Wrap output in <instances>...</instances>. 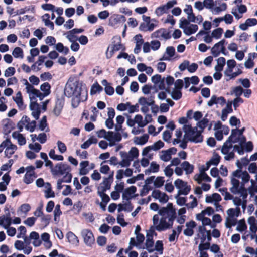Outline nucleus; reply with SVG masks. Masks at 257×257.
I'll list each match as a JSON object with an SVG mask.
<instances>
[{
	"instance_id": "obj_1",
	"label": "nucleus",
	"mask_w": 257,
	"mask_h": 257,
	"mask_svg": "<svg viewBox=\"0 0 257 257\" xmlns=\"http://www.w3.org/2000/svg\"><path fill=\"white\" fill-rule=\"evenodd\" d=\"M64 94L68 97L73 96L71 100L72 106L77 107L81 101L87 99L88 91L86 87L83 86L78 81L67 84L64 90Z\"/></svg>"
},
{
	"instance_id": "obj_2",
	"label": "nucleus",
	"mask_w": 257,
	"mask_h": 257,
	"mask_svg": "<svg viewBox=\"0 0 257 257\" xmlns=\"http://www.w3.org/2000/svg\"><path fill=\"white\" fill-rule=\"evenodd\" d=\"M183 129L185 133L184 137L187 138L191 142L198 143L203 142L202 131H198L197 127H192L191 125L185 124Z\"/></svg>"
},
{
	"instance_id": "obj_3",
	"label": "nucleus",
	"mask_w": 257,
	"mask_h": 257,
	"mask_svg": "<svg viewBox=\"0 0 257 257\" xmlns=\"http://www.w3.org/2000/svg\"><path fill=\"white\" fill-rule=\"evenodd\" d=\"M174 185L179 189L175 198L181 195H187L191 190L190 185H188L187 182H185L180 179H176L174 182Z\"/></svg>"
},
{
	"instance_id": "obj_4",
	"label": "nucleus",
	"mask_w": 257,
	"mask_h": 257,
	"mask_svg": "<svg viewBox=\"0 0 257 257\" xmlns=\"http://www.w3.org/2000/svg\"><path fill=\"white\" fill-rule=\"evenodd\" d=\"M70 165L66 163H58L52 169V174L54 175H63L68 172H71Z\"/></svg>"
},
{
	"instance_id": "obj_5",
	"label": "nucleus",
	"mask_w": 257,
	"mask_h": 257,
	"mask_svg": "<svg viewBox=\"0 0 257 257\" xmlns=\"http://www.w3.org/2000/svg\"><path fill=\"white\" fill-rule=\"evenodd\" d=\"M137 191V188L135 186H131L125 188L122 193V198L123 201H131V200L137 197L138 194H135Z\"/></svg>"
},
{
	"instance_id": "obj_6",
	"label": "nucleus",
	"mask_w": 257,
	"mask_h": 257,
	"mask_svg": "<svg viewBox=\"0 0 257 257\" xmlns=\"http://www.w3.org/2000/svg\"><path fill=\"white\" fill-rule=\"evenodd\" d=\"M85 243L91 246L94 243L95 239L92 232L88 229H84L81 232Z\"/></svg>"
},
{
	"instance_id": "obj_7",
	"label": "nucleus",
	"mask_w": 257,
	"mask_h": 257,
	"mask_svg": "<svg viewBox=\"0 0 257 257\" xmlns=\"http://www.w3.org/2000/svg\"><path fill=\"white\" fill-rule=\"evenodd\" d=\"M111 46V50L110 51L109 53H108V51L109 49L110 46H109L107 48L106 52V57L107 59H110V58H111L115 52L119 51L120 49L124 50L125 49V47L121 43L120 38H119V42L118 43L113 44H112Z\"/></svg>"
},
{
	"instance_id": "obj_8",
	"label": "nucleus",
	"mask_w": 257,
	"mask_h": 257,
	"mask_svg": "<svg viewBox=\"0 0 257 257\" xmlns=\"http://www.w3.org/2000/svg\"><path fill=\"white\" fill-rule=\"evenodd\" d=\"M167 217H162L160 220L159 224L155 226V229L159 231H164L167 229L172 228V225L167 222Z\"/></svg>"
},
{
	"instance_id": "obj_9",
	"label": "nucleus",
	"mask_w": 257,
	"mask_h": 257,
	"mask_svg": "<svg viewBox=\"0 0 257 257\" xmlns=\"http://www.w3.org/2000/svg\"><path fill=\"white\" fill-rule=\"evenodd\" d=\"M196 226V223L193 220L186 222V226L187 228L184 230V234L187 236H192L194 232L193 229L195 228Z\"/></svg>"
},
{
	"instance_id": "obj_10",
	"label": "nucleus",
	"mask_w": 257,
	"mask_h": 257,
	"mask_svg": "<svg viewBox=\"0 0 257 257\" xmlns=\"http://www.w3.org/2000/svg\"><path fill=\"white\" fill-rule=\"evenodd\" d=\"M226 103L225 98L223 96L217 97L213 95L211 96L210 100L208 102L207 104L209 106H212L214 104H220L223 106Z\"/></svg>"
},
{
	"instance_id": "obj_11",
	"label": "nucleus",
	"mask_w": 257,
	"mask_h": 257,
	"mask_svg": "<svg viewBox=\"0 0 257 257\" xmlns=\"http://www.w3.org/2000/svg\"><path fill=\"white\" fill-rule=\"evenodd\" d=\"M126 21V18L123 15L116 14L112 16L109 20V24L111 26H114L120 23H124Z\"/></svg>"
},
{
	"instance_id": "obj_12",
	"label": "nucleus",
	"mask_w": 257,
	"mask_h": 257,
	"mask_svg": "<svg viewBox=\"0 0 257 257\" xmlns=\"http://www.w3.org/2000/svg\"><path fill=\"white\" fill-rule=\"evenodd\" d=\"M226 40L222 39L219 42L216 43L214 46L211 48V53L215 57H218L220 54V48L222 45H225Z\"/></svg>"
},
{
	"instance_id": "obj_13",
	"label": "nucleus",
	"mask_w": 257,
	"mask_h": 257,
	"mask_svg": "<svg viewBox=\"0 0 257 257\" xmlns=\"http://www.w3.org/2000/svg\"><path fill=\"white\" fill-rule=\"evenodd\" d=\"M174 210H175V209L173 207V204L169 203L166 207H162L159 210V214L162 216V217H166V214L168 216Z\"/></svg>"
},
{
	"instance_id": "obj_14",
	"label": "nucleus",
	"mask_w": 257,
	"mask_h": 257,
	"mask_svg": "<svg viewBox=\"0 0 257 257\" xmlns=\"http://www.w3.org/2000/svg\"><path fill=\"white\" fill-rule=\"evenodd\" d=\"M154 245V241L153 240V236H152L151 234L147 233L145 246L146 249L149 253H152L155 251V249L153 248Z\"/></svg>"
},
{
	"instance_id": "obj_15",
	"label": "nucleus",
	"mask_w": 257,
	"mask_h": 257,
	"mask_svg": "<svg viewBox=\"0 0 257 257\" xmlns=\"http://www.w3.org/2000/svg\"><path fill=\"white\" fill-rule=\"evenodd\" d=\"M112 182L108 180L107 179L104 178L103 182L101 183V186L98 187V191L105 192L107 190L111 188Z\"/></svg>"
},
{
	"instance_id": "obj_16",
	"label": "nucleus",
	"mask_w": 257,
	"mask_h": 257,
	"mask_svg": "<svg viewBox=\"0 0 257 257\" xmlns=\"http://www.w3.org/2000/svg\"><path fill=\"white\" fill-rule=\"evenodd\" d=\"M102 84L105 86L104 90L105 93L108 95H112L114 93V89L113 87L110 85V83H108L106 79H103L101 81Z\"/></svg>"
},
{
	"instance_id": "obj_17",
	"label": "nucleus",
	"mask_w": 257,
	"mask_h": 257,
	"mask_svg": "<svg viewBox=\"0 0 257 257\" xmlns=\"http://www.w3.org/2000/svg\"><path fill=\"white\" fill-rule=\"evenodd\" d=\"M63 105L64 102L60 99H58L56 102L53 112L56 116H58L61 114Z\"/></svg>"
},
{
	"instance_id": "obj_18",
	"label": "nucleus",
	"mask_w": 257,
	"mask_h": 257,
	"mask_svg": "<svg viewBox=\"0 0 257 257\" xmlns=\"http://www.w3.org/2000/svg\"><path fill=\"white\" fill-rule=\"evenodd\" d=\"M139 103L142 107L141 108V110L144 113H147L149 111V106L150 105H148L147 102V98L144 97H141L139 99Z\"/></svg>"
},
{
	"instance_id": "obj_19",
	"label": "nucleus",
	"mask_w": 257,
	"mask_h": 257,
	"mask_svg": "<svg viewBox=\"0 0 257 257\" xmlns=\"http://www.w3.org/2000/svg\"><path fill=\"white\" fill-rule=\"evenodd\" d=\"M231 183L232 185V187L230 189V190L232 193L236 194L237 193V191H238L240 188V182L235 178H232Z\"/></svg>"
},
{
	"instance_id": "obj_20",
	"label": "nucleus",
	"mask_w": 257,
	"mask_h": 257,
	"mask_svg": "<svg viewBox=\"0 0 257 257\" xmlns=\"http://www.w3.org/2000/svg\"><path fill=\"white\" fill-rule=\"evenodd\" d=\"M198 29V26L196 24H190L189 26L186 27L184 30V33L188 36L195 33Z\"/></svg>"
},
{
	"instance_id": "obj_21",
	"label": "nucleus",
	"mask_w": 257,
	"mask_h": 257,
	"mask_svg": "<svg viewBox=\"0 0 257 257\" xmlns=\"http://www.w3.org/2000/svg\"><path fill=\"white\" fill-rule=\"evenodd\" d=\"M181 166L187 174H191L193 172L194 167L188 161H184L181 164Z\"/></svg>"
},
{
	"instance_id": "obj_22",
	"label": "nucleus",
	"mask_w": 257,
	"mask_h": 257,
	"mask_svg": "<svg viewBox=\"0 0 257 257\" xmlns=\"http://www.w3.org/2000/svg\"><path fill=\"white\" fill-rule=\"evenodd\" d=\"M149 137V135L147 134H144L140 137H136L135 138L134 142L136 144L143 145L148 142Z\"/></svg>"
},
{
	"instance_id": "obj_23",
	"label": "nucleus",
	"mask_w": 257,
	"mask_h": 257,
	"mask_svg": "<svg viewBox=\"0 0 257 257\" xmlns=\"http://www.w3.org/2000/svg\"><path fill=\"white\" fill-rule=\"evenodd\" d=\"M220 156L219 155L216 154L214 157L212 158L206 163V168H205V169L208 170L211 165L217 166L220 162Z\"/></svg>"
},
{
	"instance_id": "obj_24",
	"label": "nucleus",
	"mask_w": 257,
	"mask_h": 257,
	"mask_svg": "<svg viewBox=\"0 0 257 257\" xmlns=\"http://www.w3.org/2000/svg\"><path fill=\"white\" fill-rule=\"evenodd\" d=\"M6 121V123L4 125L3 130L6 134H8L14 128V123L10 119H7Z\"/></svg>"
},
{
	"instance_id": "obj_25",
	"label": "nucleus",
	"mask_w": 257,
	"mask_h": 257,
	"mask_svg": "<svg viewBox=\"0 0 257 257\" xmlns=\"http://www.w3.org/2000/svg\"><path fill=\"white\" fill-rule=\"evenodd\" d=\"M217 64L215 67V70L217 72H221L223 69L226 63V60L225 58L221 57L217 59Z\"/></svg>"
},
{
	"instance_id": "obj_26",
	"label": "nucleus",
	"mask_w": 257,
	"mask_h": 257,
	"mask_svg": "<svg viewBox=\"0 0 257 257\" xmlns=\"http://www.w3.org/2000/svg\"><path fill=\"white\" fill-rule=\"evenodd\" d=\"M66 237L69 242L70 243L77 244L79 243L77 237L71 231H69L67 233Z\"/></svg>"
},
{
	"instance_id": "obj_27",
	"label": "nucleus",
	"mask_w": 257,
	"mask_h": 257,
	"mask_svg": "<svg viewBox=\"0 0 257 257\" xmlns=\"http://www.w3.org/2000/svg\"><path fill=\"white\" fill-rule=\"evenodd\" d=\"M228 68L225 70V75H228V73H232L233 68H234L236 65V62L234 59L228 60L227 62Z\"/></svg>"
},
{
	"instance_id": "obj_28",
	"label": "nucleus",
	"mask_w": 257,
	"mask_h": 257,
	"mask_svg": "<svg viewBox=\"0 0 257 257\" xmlns=\"http://www.w3.org/2000/svg\"><path fill=\"white\" fill-rule=\"evenodd\" d=\"M249 162V159H248L247 157H244L241 159V161L238 160L236 161V165L238 168L242 169L243 167L247 166Z\"/></svg>"
},
{
	"instance_id": "obj_29",
	"label": "nucleus",
	"mask_w": 257,
	"mask_h": 257,
	"mask_svg": "<svg viewBox=\"0 0 257 257\" xmlns=\"http://www.w3.org/2000/svg\"><path fill=\"white\" fill-rule=\"evenodd\" d=\"M103 90V88L97 82L93 84L90 90L91 95L95 94L97 93H100Z\"/></svg>"
},
{
	"instance_id": "obj_30",
	"label": "nucleus",
	"mask_w": 257,
	"mask_h": 257,
	"mask_svg": "<svg viewBox=\"0 0 257 257\" xmlns=\"http://www.w3.org/2000/svg\"><path fill=\"white\" fill-rule=\"evenodd\" d=\"M231 142H228V140L224 143L222 148L221 149V152L224 155H226L228 153L230 149L232 147Z\"/></svg>"
},
{
	"instance_id": "obj_31",
	"label": "nucleus",
	"mask_w": 257,
	"mask_h": 257,
	"mask_svg": "<svg viewBox=\"0 0 257 257\" xmlns=\"http://www.w3.org/2000/svg\"><path fill=\"white\" fill-rule=\"evenodd\" d=\"M135 123H137L141 127H143L148 123V121L145 122L143 120V117L140 114H137L135 117Z\"/></svg>"
},
{
	"instance_id": "obj_32",
	"label": "nucleus",
	"mask_w": 257,
	"mask_h": 257,
	"mask_svg": "<svg viewBox=\"0 0 257 257\" xmlns=\"http://www.w3.org/2000/svg\"><path fill=\"white\" fill-rule=\"evenodd\" d=\"M207 170L205 169V168L200 169V173L198 175V177H201L202 181L203 180L209 182L211 181V178L205 173V171Z\"/></svg>"
},
{
	"instance_id": "obj_33",
	"label": "nucleus",
	"mask_w": 257,
	"mask_h": 257,
	"mask_svg": "<svg viewBox=\"0 0 257 257\" xmlns=\"http://www.w3.org/2000/svg\"><path fill=\"white\" fill-rule=\"evenodd\" d=\"M56 49L59 52H63L65 55L67 54L69 52V48L67 47L64 46L63 44L61 42L56 44Z\"/></svg>"
},
{
	"instance_id": "obj_34",
	"label": "nucleus",
	"mask_w": 257,
	"mask_h": 257,
	"mask_svg": "<svg viewBox=\"0 0 257 257\" xmlns=\"http://www.w3.org/2000/svg\"><path fill=\"white\" fill-rule=\"evenodd\" d=\"M51 216L49 214L44 215L41 217V223L43 227H47L50 223Z\"/></svg>"
},
{
	"instance_id": "obj_35",
	"label": "nucleus",
	"mask_w": 257,
	"mask_h": 257,
	"mask_svg": "<svg viewBox=\"0 0 257 257\" xmlns=\"http://www.w3.org/2000/svg\"><path fill=\"white\" fill-rule=\"evenodd\" d=\"M12 54L15 58H23L24 57V52L22 49L20 47H17L14 48Z\"/></svg>"
},
{
	"instance_id": "obj_36",
	"label": "nucleus",
	"mask_w": 257,
	"mask_h": 257,
	"mask_svg": "<svg viewBox=\"0 0 257 257\" xmlns=\"http://www.w3.org/2000/svg\"><path fill=\"white\" fill-rule=\"evenodd\" d=\"M47 185L48 186L47 190L45 191V197L46 198H49L51 197H55V193L52 190L51 185L50 183H47Z\"/></svg>"
},
{
	"instance_id": "obj_37",
	"label": "nucleus",
	"mask_w": 257,
	"mask_h": 257,
	"mask_svg": "<svg viewBox=\"0 0 257 257\" xmlns=\"http://www.w3.org/2000/svg\"><path fill=\"white\" fill-rule=\"evenodd\" d=\"M14 100L17 103L18 106L20 108H21L22 106L23 105V102L22 94L20 91L17 92L16 94V97L15 98H14Z\"/></svg>"
},
{
	"instance_id": "obj_38",
	"label": "nucleus",
	"mask_w": 257,
	"mask_h": 257,
	"mask_svg": "<svg viewBox=\"0 0 257 257\" xmlns=\"http://www.w3.org/2000/svg\"><path fill=\"white\" fill-rule=\"evenodd\" d=\"M37 176L32 174H25L23 181L26 184H29L34 181V178H36Z\"/></svg>"
},
{
	"instance_id": "obj_39",
	"label": "nucleus",
	"mask_w": 257,
	"mask_h": 257,
	"mask_svg": "<svg viewBox=\"0 0 257 257\" xmlns=\"http://www.w3.org/2000/svg\"><path fill=\"white\" fill-rule=\"evenodd\" d=\"M51 86L48 82H45L40 86V89L45 94L49 95L50 92Z\"/></svg>"
},
{
	"instance_id": "obj_40",
	"label": "nucleus",
	"mask_w": 257,
	"mask_h": 257,
	"mask_svg": "<svg viewBox=\"0 0 257 257\" xmlns=\"http://www.w3.org/2000/svg\"><path fill=\"white\" fill-rule=\"evenodd\" d=\"M31 206L29 204L25 203L22 204L18 208V212H21L25 215L30 210Z\"/></svg>"
},
{
	"instance_id": "obj_41",
	"label": "nucleus",
	"mask_w": 257,
	"mask_h": 257,
	"mask_svg": "<svg viewBox=\"0 0 257 257\" xmlns=\"http://www.w3.org/2000/svg\"><path fill=\"white\" fill-rule=\"evenodd\" d=\"M223 32V30L221 28H218L214 30L212 32V37L216 38L219 39Z\"/></svg>"
},
{
	"instance_id": "obj_42",
	"label": "nucleus",
	"mask_w": 257,
	"mask_h": 257,
	"mask_svg": "<svg viewBox=\"0 0 257 257\" xmlns=\"http://www.w3.org/2000/svg\"><path fill=\"white\" fill-rule=\"evenodd\" d=\"M250 182L251 186L249 187L248 191L251 196H253L254 195V193H257V185H255V181L253 179L250 180Z\"/></svg>"
},
{
	"instance_id": "obj_43",
	"label": "nucleus",
	"mask_w": 257,
	"mask_h": 257,
	"mask_svg": "<svg viewBox=\"0 0 257 257\" xmlns=\"http://www.w3.org/2000/svg\"><path fill=\"white\" fill-rule=\"evenodd\" d=\"M247 229V225L244 219L240 220L238 222L236 230L241 232L245 231Z\"/></svg>"
},
{
	"instance_id": "obj_44",
	"label": "nucleus",
	"mask_w": 257,
	"mask_h": 257,
	"mask_svg": "<svg viewBox=\"0 0 257 257\" xmlns=\"http://www.w3.org/2000/svg\"><path fill=\"white\" fill-rule=\"evenodd\" d=\"M171 96L173 99L178 100L182 97V94L180 90L174 89L171 93Z\"/></svg>"
},
{
	"instance_id": "obj_45",
	"label": "nucleus",
	"mask_w": 257,
	"mask_h": 257,
	"mask_svg": "<svg viewBox=\"0 0 257 257\" xmlns=\"http://www.w3.org/2000/svg\"><path fill=\"white\" fill-rule=\"evenodd\" d=\"M243 92V89L240 86H236L233 88L231 94L234 93L236 97H240Z\"/></svg>"
},
{
	"instance_id": "obj_46",
	"label": "nucleus",
	"mask_w": 257,
	"mask_h": 257,
	"mask_svg": "<svg viewBox=\"0 0 257 257\" xmlns=\"http://www.w3.org/2000/svg\"><path fill=\"white\" fill-rule=\"evenodd\" d=\"M198 231L202 235L201 237V242L202 243L204 242L206 240V235L207 231L206 228L204 226H199Z\"/></svg>"
},
{
	"instance_id": "obj_47",
	"label": "nucleus",
	"mask_w": 257,
	"mask_h": 257,
	"mask_svg": "<svg viewBox=\"0 0 257 257\" xmlns=\"http://www.w3.org/2000/svg\"><path fill=\"white\" fill-rule=\"evenodd\" d=\"M209 120L206 118H203L197 123V126L202 129L201 131L202 132L204 129L207 126Z\"/></svg>"
},
{
	"instance_id": "obj_48",
	"label": "nucleus",
	"mask_w": 257,
	"mask_h": 257,
	"mask_svg": "<svg viewBox=\"0 0 257 257\" xmlns=\"http://www.w3.org/2000/svg\"><path fill=\"white\" fill-rule=\"evenodd\" d=\"M164 182L163 177H157L154 182V184L156 188H160L163 185Z\"/></svg>"
},
{
	"instance_id": "obj_49",
	"label": "nucleus",
	"mask_w": 257,
	"mask_h": 257,
	"mask_svg": "<svg viewBox=\"0 0 257 257\" xmlns=\"http://www.w3.org/2000/svg\"><path fill=\"white\" fill-rule=\"evenodd\" d=\"M237 223V219L234 218H227L225 223L226 228H230L232 226H235Z\"/></svg>"
},
{
	"instance_id": "obj_50",
	"label": "nucleus",
	"mask_w": 257,
	"mask_h": 257,
	"mask_svg": "<svg viewBox=\"0 0 257 257\" xmlns=\"http://www.w3.org/2000/svg\"><path fill=\"white\" fill-rule=\"evenodd\" d=\"M97 194L101 198L102 202L107 204L109 202L110 198L105 192L97 191Z\"/></svg>"
},
{
	"instance_id": "obj_51",
	"label": "nucleus",
	"mask_w": 257,
	"mask_h": 257,
	"mask_svg": "<svg viewBox=\"0 0 257 257\" xmlns=\"http://www.w3.org/2000/svg\"><path fill=\"white\" fill-rule=\"evenodd\" d=\"M128 154L131 157L133 158V160L135 158H136L139 156V150L136 147H132L129 151Z\"/></svg>"
},
{
	"instance_id": "obj_52",
	"label": "nucleus",
	"mask_w": 257,
	"mask_h": 257,
	"mask_svg": "<svg viewBox=\"0 0 257 257\" xmlns=\"http://www.w3.org/2000/svg\"><path fill=\"white\" fill-rule=\"evenodd\" d=\"M63 175L62 178L59 179L60 180L62 181L63 183H70L71 182L72 175L70 172H68V173H66Z\"/></svg>"
},
{
	"instance_id": "obj_53",
	"label": "nucleus",
	"mask_w": 257,
	"mask_h": 257,
	"mask_svg": "<svg viewBox=\"0 0 257 257\" xmlns=\"http://www.w3.org/2000/svg\"><path fill=\"white\" fill-rule=\"evenodd\" d=\"M155 250L158 251L160 254H162L163 252V244L162 241L158 240L155 244Z\"/></svg>"
},
{
	"instance_id": "obj_54",
	"label": "nucleus",
	"mask_w": 257,
	"mask_h": 257,
	"mask_svg": "<svg viewBox=\"0 0 257 257\" xmlns=\"http://www.w3.org/2000/svg\"><path fill=\"white\" fill-rule=\"evenodd\" d=\"M237 193L241 194L243 199H246L247 198L248 194L246 189L244 187V184H241L240 189L237 191Z\"/></svg>"
},
{
	"instance_id": "obj_55",
	"label": "nucleus",
	"mask_w": 257,
	"mask_h": 257,
	"mask_svg": "<svg viewBox=\"0 0 257 257\" xmlns=\"http://www.w3.org/2000/svg\"><path fill=\"white\" fill-rule=\"evenodd\" d=\"M164 146V143L162 141L159 140L154 143V144L151 146L152 147V150L157 151L163 147Z\"/></svg>"
},
{
	"instance_id": "obj_56",
	"label": "nucleus",
	"mask_w": 257,
	"mask_h": 257,
	"mask_svg": "<svg viewBox=\"0 0 257 257\" xmlns=\"http://www.w3.org/2000/svg\"><path fill=\"white\" fill-rule=\"evenodd\" d=\"M117 223L122 227H124L127 225V223L125 222L124 219V215L122 213L118 214L117 217Z\"/></svg>"
},
{
	"instance_id": "obj_57",
	"label": "nucleus",
	"mask_w": 257,
	"mask_h": 257,
	"mask_svg": "<svg viewBox=\"0 0 257 257\" xmlns=\"http://www.w3.org/2000/svg\"><path fill=\"white\" fill-rule=\"evenodd\" d=\"M47 117L46 116H43L39 123V129L41 131H44L45 127L47 126Z\"/></svg>"
},
{
	"instance_id": "obj_58",
	"label": "nucleus",
	"mask_w": 257,
	"mask_h": 257,
	"mask_svg": "<svg viewBox=\"0 0 257 257\" xmlns=\"http://www.w3.org/2000/svg\"><path fill=\"white\" fill-rule=\"evenodd\" d=\"M241 178L242 180L241 184H244V185L245 183L249 181L250 176L246 171H244L242 172Z\"/></svg>"
},
{
	"instance_id": "obj_59",
	"label": "nucleus",
	"mask_w": 257,
	"mask_h": 257,
	"mask_svg": "<svg viewBox=\"0 0 257 257\" xmlns=\"http://www.w3.org/2000/svg\"><path fill=\"white\" fill-rule=\"evenodd\" d=\"M210 243L209 242L205 243H202L199 244L198 246L199 251H205L207 250L210 248Z\"/></svg>"
},
{
	"instance_id": "obj_60",
	"label": "nucleus",
	"mask_w": 257,
	"mask_h": 257,
	"mask_svg": "<svg viewBox=\"0 0 257 257\" xmlns=\"http://www.w3.org/2000/svg\"><path fill=\"white\" fill-rule=\"evenodd\" d=\"M58 150L61 153H65L67 150L66 145L61 141H58L57 143Z\"/></svg>"
},
{
	"instance_id": "obj_61",
	"label": "nucleus",
	"mask_w": 257,
	"mask_h": 257,
	"mask_svg": "<svg viewBox=\"0 0 257 257\" xmlns=\"http://www.w3.org/2000/svg\"><path fill=\"white\" fill-rule=\"evenodd\" d=\"M15 69L13 67H9L5 71L4 75L5 77H8L13 76L15 73Z\"/></svg>"
},
{
	"instance_id": "obj_62",
	"label": "nucleus",
	"mask_w": 257,
	"mask_h": 257,
	"mask_svg": "<svg viewBox=\"0 0 257 257\" xmlns=\"http://www.w3.org/2000/svg\"><path fill=\"white\" fill-rule=\"evenodd\" d=\"M82 207V203L80 201L75 203L73 206L72 210L76 211V213H79Z\"/></svg>"
},
{
	"instance_id": "obj_63",
	"label": "nucleus",
	"mask_w": 257,
	"mask_h": 257,
	"mask_svg": "<svg viewBox=\"0 0 257 257\" xmlns=\"http://www.w3.org/2000/svg\"><path fill=\"white\" fill-rule=\"evenodd\" d=\"M167 9H165V5L158 7L156 10L155 13L158 16H161L163 14L167 13Z\"/></svg>"
},
{
	"instance_id": "obj_64",
	"label": "nucleus",
	"mask_w": 257,
	"mask_h": 257,
	"mask_svg": "<svg viewBox=\"0 0 257 257\" xmlns=\"http://www.w3.org/2000/svg\"><path fill=\"white\" fill-rule=\"evenodd\" d=\"M248 171L250 173L257 174V164L256 163H251L248 166Z\"/></svg>"
}]
</instances>
